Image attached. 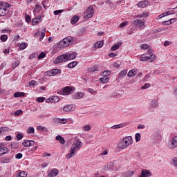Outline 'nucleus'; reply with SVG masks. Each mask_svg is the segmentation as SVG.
Returning a JSON list of instances; mask_svg holds the SVG:
<instances>
[{
    "instance_id": "f257e3e1",
    "label": "nucleus",
    "mask_w": 177,
    "mask_h": 177,
    "mask_svg": "<svg viewBox=\"0 0 177 177\" xmlns=\"http://www.w3.org/2000/svg\"><path fill=\"white\" fill-rule=\"evenodd\" d=\"M82 147V142L80 139L75 140L73 144L71 145L70 153L66 155L67 158L70 159L72 157H74L77 154V151L80 150Z\"/></svg>"
},
{
    "instance_id": "423d86ee",
    "label": "nucleus",
    "mask_w": 177,
    "mask_h": 177,
    "mask_svg": "<svg viewBox=\"0 0 177 177\" xmlns=\"http://www.w3.org/2000/svg\"><path fill=\"white\" fill-rule=\"evenodd\" d=\"M133 26H136L138 28H140V30H143L145 28V21H142L141 19H136L133 21Z\"/></svg>"
},
{
    "instance_id": "e2e57ef3",
    "label": "nucleus",
    "mask_w": 177,
    "mask_h": 177,
    "mask_svg": "<svg viewBox=\"0 0 177 177\" xmlns=\"http://www.w3.org/2000/svg\"><path fill=\"white\" fill-rule=\"evenodd\" d=\"M64 10H55L53 12L54 15L55 16H57V15H60V13H62V12H64Z\"/></svg>"
},
{
    "instance_id": "864d4df0",
    "label": "nucleus",
    "mask_w": 177,
    "mask_h": 177,
    "mask_svg": "<svg viewBox=\"0 0 177 177\" xmlns=\"http://www.w3.org/2000/svg\"><path fill=\"white\" fill-rule=\"evenodd\" d=\"M171 164H173V165L174 167H176V168H177V158H174L171 160Z\"/></svg>"
},
{
    "instance_id": "79ce46f5",
    "label": "nucleus",
    "mask_w": 177,
    "mask_h": 177,
    "mask_svg": "<svg viewBox=\"0 0 177 177\" xmlns=\"http://www.w3.org/2000/svg\"><path fill=\"white\" fill-rule=\"evenodd\" d=\"M52 71V75H57V74H59V75H60V74H62V71L59 70V69H53L51 70Z\"/></svg>"
},
{
    "instance_id": "aec40b11",
    "label": "nucleus",
    "mask_w": 177,
    "mask_h": 177,
    "mask_svg": "<svg viewBox=\"0 0 177 177\" xmlns=\"http://www.w3.org/2000/svg\"><path fill=\"white\" fill-rule=\"evenodd\" d=\"M96 71H99V66L98 65H95V66L88 68V73H95Z\"/></svg>"
},
{
    "instance_id": "c85d7f7f",
    "label": "nucleus",
    "mask_w": 177,
    "mask_h": 177,
    "mask_svg": "<svg viewBox=\"0 0 177 177\" xmlns=\"http://www.w3.org/2000/svg\"><path fill=\"white\" fill-rule=\"evenodd\" d=\"M56 140H58L61 145H64L66 143V140H64V138L62 137V136H57L55 138Z\"/></svg>"
},
{
    "instance_id": "4be33fe9",
    "label": "nucleus",
    "mask_w": 177,
    "mask_h": 177,
    "mask_svg": "<svg viewBox=\"0 0 177 177\" xmlns=\"http://www.w3.org/2000/svg\"><path fill=\"white\" fill-rule=\"evenodd\" d=\"M64 40L66 42V45H68V46L69 45H71L73 44V41H74V38L73 37H67L64 38Z\"/></svg>"
},
{
    "instance_id": "c756f323",
    "label": "nucleus",
    "mask_w": 177,
    "mask_h": 177,
    "mask_svg": "<svg viewBox=\"0 0 177 177\" xmlns=\"http://www.w3.org/2000/svg\"><path fill=\"white\" fill-rule=\"evenodd\" d=\"M121 45H122V43L118 42V44L113 45L111 47V50H112V51L117 50V49H119V48L121 46Z\"/></svg>"
},
{
    "instance_id": "58836bf2",
    "label": "nucleus",
    "mask_w": 177,
    "mask_h": 177,
    "mask_svg": "<svg viewBox=\"0 0 177 177\" xmlns=\"http://www.w3.org/2000/svg\"><path fill=\"white\" fill-rule=\"evenodd\" d=\"M48 3H49V0H44L41 1V5L43 6V8H44V9H48L49 8Z\"/></svg>"
},
{
    "instance_id": "b1692460",
    "label": "nucleus",
    "mask_w": 177,
    "mask_h": 177,
    "mask_svg": "<svg viewBox=\"0 0 177 177\" xmlns=\"http://www.w3.org/2000/svg\"><path fill=\"white\" fill-rule=\"evenodd\" d=\"M135 172L132 171H127L124 173H123V174L122 175V177H132L133 176Z\"/></svg>"
},
{
    "instance_id": "5701e85b",
    "label": "nucleus",
    "mask_w": 177,
    "mask_h": 177,
    "mask_svg": "<svg viewBox=\"0 0 177 177\" xmlns=\"http://www.w3.org/2000/svg\"><path fill=\"white\" fill-rule=\"evenodd\" d=\"M66 56H68V60H74V59L77 57V54L75 53H67Z\"/></svg>"
},
{
    "instance_id": "49530a36",
    "label": "nucleus",
    "mask_w": 177,
    "mask_h": 177,
    "mask_svg": "<svg viewBox=\"0 0 177 177\" xmlns=\"http://www.w3.org/2000/svg\"><path fill=\"white\" fill-rule=\"evenodd\" d=\"M135 139H136V142H140V139H142V136L140 135V133H137L135 135Z\"/></svg>"
},
{
    "instance_id": "9b49d317",
    "label": "nucleus",
    "mask_w": 177,
    "mask_h": 177,
    "mask_svg": "<svg viewBox=\"0 0 177 177\" xmlns=\"http://www.w3.org/2000/svg\"><path fill=\"white\" fill-rule=\"evenodd\" d=\"M23 146L24 147H30V146H35V141L34 140H25L22 142Z\"/></svg>"
},
{
    "instance_id": "680f3d73",
    "label": "nucleus",
    "mask_w": 177,
    "mask_h": 177,
    "mask_svg": "<svg viewBox=\"0 0 177 177\" xmlns=\"http://www.w3.org/2000/svg\"><path fill=\"white\" fill-rule=\"evenodd\" d=\"M19 64L20 62L19 61H17L14 64H12V68H16V67H19Z\"/></svg>"
},
{
    "instance_id": "774afa93",
    "label": "nucleus",
    "mask_w": 177,
    "mask_h": 177,
    "mask_svg": "<svg viewBox=\"0 0 177 177\" xmlns=\"http://www.w3.org/2000/svg\"><path fill=\"white\" fill-rule=\"evenodd\" d=\"M104 77H108V75H110V74H111V71H105L103 73Z\"/></svg>"
},
{
    "instance_id": "603ef678",
    "label": "nucleus",
    "mask_w": 177,
    "mask_h": 177,
    "mask_svg": "<svg viewBox=\"0 0 177 177\" xmlns=\"http://www.w3.org/2000/svg\"><path fill=\"white\" fill-rule=\"evenodd\" d=\"M37 102H39V103H42L45 102V97H39L36 99Z\"/></svg>"
},
{
    "instance_id": "f3484780",
    "label": "nucleus",
    "mask_w": 177,
    "mask_h": 177,
    "mask_svg": "<svg viewBox=\"0 0 177 177\" xmlns=\"http://www.w3.org/2000/svg\"><path fill=\"white\" fill-rule=\"evenodd\" d=\"M59 175V170L57 169H53L48 174V177H55Z\"/></svg>"
},
{
    "instance_id": "f03ea898",
    "label": "nucleus",
    "mask_w": 177,
    "mask_h": 177,
    "mask_svg": "<svg viewBox=\"0 0 177 177\" xmlns=\"http://www.w3.org/2000/svg\"><path fill=\"white\" fill-rule=\"evenodd\" d=\"M133 142L132 141V136H127L123 138L118 144V149H127L128 146H131Z\"/></svg>"
},
{
    "instance_id": "3c124183",
    "label": "nucleus",
    "mask_w": 177,
    "mask_h": 177,
    "mask_svg": "<svg viewBox=\"0 0 177 177\" xmlns=\"http://www.w3.org/2000/svg\"><path fill=\"white\" fill-rule=\"evenodd\" d=\"M52 102H55V103H57V102H59V100H60V98H59V97L57 96H53L51 98Z\"/></svg>"
},
{
    "instance_id": "6e6d98bb",
    "label": "nucleus",
    "mask_w": 177,
    "mask_h": 177,
    "mask_svg": "<svg viewBox=\"0 0 177 177\" xmlns=\"http://www.w3.org/2000/svg\"><path fill=\"white\" fill-rule=\"evenodd\" d=\"M11 147H12L13 149H17V147H19V142H12Z\"/></svg>"
},
{
    "instance_id": "0eeeda50",
    "label": "nucleus",
    "mask_w": 177,
    "mask_h": 177,
    "mask_svg": "<svg viewBox=\"0 0 177 177\" xmlns=\"http://www.w3.org/2000/svg\"><path fill=\"white\" fill-rule=\"evenodd\" d=\"M9 13V10L3 6V2L0 1V17L6 16Z\"/></svg>"
},
{
    "instance_id": "c03bdc74",
    "label": "nucleus",
    "mask_w": 177,
    "mask_h": 177,
    "mask_svg": "<svg viewBox=\"0 0 177 177\" xmlns=\"http://www.w3.org/2000/svg\"><path fill=\"white\" fill-rule=\"evenodd\" d=\"M127 73H128L127 70L122 71L118 75V78H124L127 75Z\"/></svg>"
},
{
    "instance_id": "c9c22d12",
    "label": "nucleus",
    "mask_w": 177,
    "mask_h": 177,
    "mask_svg": "<svg viewBox=\"0 0 177 177\" xmlns=\"http://www.w3.org/2000/svg\"><path fill=\"white\" fill-rule=\"evenodd\" d=\"M77 64H78V62H77L76 61H74V62L69 63L67 65V67L68 68H74V67H75L77 66Z\"/></svg>"
},
{
    "instance_id": "a211bd4d",
    "label": "nucleus",
    "mask_w": 177,
    "mask_h": 177,
    "mask_svg": "<svg viewBox=\"0 0 177 177\" xmlns=\"http://www.w3.org/2000/svg\"><path fill=\"white\" fill-rule=\"evenodd\" d=\"M73 99L77 100L78 99H82L84 97V93H77L72 95Z\"/></svg>"
},
{
    "instance_id": "f704fd0d",
    "label": "nucleus",
    "mask_w": 177,
    "mask_h": 177,
    "mask_svg": "<svg viewBox=\"0 0 177 177\" xmlns=\"http://www.w3.org/2000/svg\"><path fill=\"white\" fill-rule=\"evenodd\" d=\"M174 20H175V19H171L169 21H164L162 22V26H171V24H172V21H174Z\"/></svg>"
},
{
    "instance_id": "bb28decb",
    "label": "nucleus",
    "mask_w": 177,
    "mask_h": 177,
    "mask_svg": "<svg viewBox=\"0 0 177 177\" xmlns=\"http://www.w3.org/2000/svg\"><path fill=\"white\" fill-rule=\"evenodd\" d=\"M105 169L107 171H111L114 169V163L113 162H109L107 164L106 167H105Z\"/></svg>"
},
{
    "instance_id": "4c0bfd02",
    "label": "nucleus",
    "mask_w": 177,
    "mask_h": 177,
    "mask_svg": "<svg viewBox=\"0 0 177 177\" xmlns=\"http://www.w3.org/2000/svg\"><path fill=\"white\" fill-rule=\"evenodd\" d=\"M46 32V29H44L43 31L40 32V35H39V41H42L44 39V38H45V34Z\"/></svg>"
},
{
    "instance_id": "20e7f679",
    "label": "nucleus",
    "mask_w": 177,
    "mask_h": 177,
    "mask_svg": "<svg viewBox=\"0 0 177 177\" xmlns=\"http://www.w3.org/2000/svg\"><path fill=\"white\" fill-rule=\"evenodd\" d=\"M68 60V56H67V54H63L58 56L53 62L55 64H59V63H64V62H67Z\"/></svg>"
},
{
    "instance_id": "7c9ffc66",
    "label": "nucleus",
    "mask_w": 177,
    "mask_h": 177,
    "mask_svg": "<svg viewBox=\"0 0 177 177\" xmlns=\"http://www.w3.org/2000/svg\"><path fill=\"white\" fill-rule=\"evenodd\" d=\"M78 20H80V17L77 15L73 16L71 19V24H75Z\"/></svg>"
},
{
    "instance_id": "dca6fc26",
    "label": "nucleus",
    "mask_w": 177,
    "mask_h": 177,
    "mask_svg": "<svg viewBox=\"0 0 177 177\" xmlns=\"http://www.w3.org/2000/svg\"><path fill=\"white\" fill-rule=\"evenodd\" d=\"M127 123H121L119 124H115L111 127V129H113V130L120 129V128H124V127H127Z\"/></svg>"
},
{
    "instance_id": "4468645a",
    "label": "nucleus",
    "mask_w": 177,
    "mask_h": 177,
    "mask_svg": "<svg viewBox=\"0 0 177 177\" xmlns=\"http://www.w3.org/2000/svg\"><path fill=\"white\" fill-rule=\"evenodd\" d=\"M158 107V100H152L149 104V109H157Z\"/></svg>"
},
{
    "instance_id": "2eb2a0df",
    "label": "nucleus",
    "mask_w": 177,
    "mask_h": 177,
    "mask_svg": "<svg viewBox=\"0 0 177 177\" xmlns=\"http://www.w3.org/2000/svg\"><path fill=\"white\" fill-rule=\"evenodd\" d=\"M67 46H68L67 44V42L64 41V39L60 41L57 44V48H59V49H63V48H67Z\"/></svg>"
},
{
    "instance_id": "412c9836",
    "label": "nucleus",
    "mask_w": 177,
    "mask_h": 177,
    "mask_svg": "<svg viewBox=\"0 0 177 177\" xmlns=\"http://www.w3.org/2000/svg\"><path fill=\"white\" fill-rule=\"evenodd\" d=\"M169 15H172V12L171 11H167L166 12H163L161 15H160L159 16H158L156 19L157 20H160V19H162V17H165V16H169Z\"/></svg>"
},
{
    "instance_id": "338daca9",
    "label": "nucleus",
    "mask_w": 177,
    "mask_h": 177,
    "mask_svg": "<svg viewBox=\"0 0 177 177\" xmlns=\"http://www.w3.org/2000/svg\"><path fill=\"white\" fill-rule=\"evenodd\" d=\"M17 140H21L23 139V134L21 133H18L16 136Z\"/></svg>"
},
{
    "instance_id": "a19ab883",
    "label": "nucleus",
    "mask_w": 177,
    "mask_h": 177,
    "mask_svg": "<svg viewBox=\"0 0 177 177\" xmlns=\"http://www.w3.org/2000/svg\"><path fill=\"white\" fill-rule=\"evenodd\" d=\"M10 160H12V158L3 157L1 158V161L3 162V164H8V162H10Z\"/></svg>"
},
{
    "instance_id": "f8f14e48",
    "label": "nucleus",
    "mask_w": 177,
    "mask_h": 177,
    "mask_svg": "<svg viewBox=\"0 0 177 177\" xmlns=\"http://www.w3.org/2000/svg\"><path fill=\"white\" fill-rule=\"evenodd\" d=\"M74 110H75V106L73 104L66 105L63 108V111H65V113H68V111H74Z\"/></svg>"
},
{
    "instance_id": "69168bd1",
    "label": "nucleus",
    "mask_w": 177,
    "mask_h": 177,
    "mask_svg": "<svg viewBox=\"0 0 177 177\" xmlns=\"http://www.w3.org/2000/svg\"><path fill=\"white\" fill-rule=\"evenodd\" d=\"M46 56V54L45 53H41L38 56V59H44Z\"/></svg>"
},
{
    "instance_id": "e433bc0d",
    "label": "nucleus",
    "mask_w": 177,
    "mask_h": 177,
    "mask_svg": "<svg viewBox=\"0 0 177 177\" xmlns=\"http://www.w3.org/2000/svg\"><path fill=\"white\" fill-rule=\"evenodd\" d=\"M136 69H131L129 71V72L128 73V76L129 77H135V75H136Z\"/></svg>"
},
{
    "instance_id": "cd10ccee",
    "label": "nucleus",
    "mask_w": 177,
    "mask_h": 177,
    "mask_svg": "<svg viewBox=\"0 0 177 177\" xmlns=\"http://www.w3.org/2000/svg\"><path fill=\"white\" fill-rule=\"evenodd\" d=\"M136 17L139 19H146L147 17H149V12H143L142 14H138Z\"/></svg>"
},
{
    "instance_id": "ea45409f",
    "label": "nucleus",
    "mask_w": 177,
    "mask_h": 177,
    "mask_svg": "<svg viewBox=\"0 0 177 177\" xmlns=\"http://www.w3.org/2000/svg\"><path fill=\"white\" fill-rule=\"evenodd\" d=\"M16 177H27V172H26V171H22L19 172Z\"/></svg>"
},
{
    "instance_id": "393cba45",
    "label": "nucleus",
    "mask_w": 177,
    "mask_h": 177,
    "mask_svg": "<svg viewBox=\"0 0 177 177\" xmlns=\"http://www.w3.org/2000/svg\"><path fill=\"white\" fill-rule=\"evenodd\" d=\"M9 153V150L6 147H3L0 148V156H3V154H8Z\"/></svg>"
},
{
    "instance_id": "0e129e2a",
    "label": "nucleus",
    "mask_w": 177,
    "mask_h": 177,
    "mask_svg": "<svg viewBox=\"0 0 177 177\" xmlns=\"http://www.w3.org/2000/svg\"><path fill=\"white\" fill-rule=\"evenodd\" d=\"M147 88H150V83H146L141 87V89H147Z\"/></svg>"
},
{
    "instance_id": "473e14b6",
    "label": "nucleus",
    "mask_w": 177,
    "mask_h": 177,
    "mask_svg": "<svg viewBox=\"0 0 177 177\" xmlns=\"http://www.w3.org/2000/svg\"><path fill=\"white\" fill-rule=\"evenodd\" d=\"M100 81L102 84H106V83L109 82V81H110V78L107 76H104L103 77L100 78Z\"/></svg>"
},
{
    "instance_id": "052dcab7",
    "label": "nucleus",
    "mask_w": 177,
    "mask_h": 177,
    "mask_svg": "<svg viewBox=\"0 0 177 177\" xmlns=\"http://www.w3.org/2000/svg\"><path fill=\"white\" fill-rule=\"evenodd\" d=\"M92 129V127L91 125H86L83 127V130L84 131H91Z\"/></svg>"
},
{
    "instance_id": "09e8293b",
    "label": "nucleus",
    "mask_w": 177,
    "mask_h": 177,
    "mask_svg": "<svg viewBox=\"0 0 177 177\" xmlns=\"http://www.w3.org/2000/svg\"><path fill=\"white\" fill-rule=\"evenodd\" d=\"M35 85H38V82L35 80H31L30 82H29L30 86H35Z\"/></svg>"
},
{
    "instance_id": "7ed1b4c3",
    "label": "nucleus",
    "mask_w": 177,
    "mask_h": 177,
    "mask_svg": "<svg viewBox=\"0 0 177 177\" xmlns=\"http://www.w3.org/2000/svg\"><path fill=\"white\" fill-rule=\"evenodd\" d=\"M154 57H156L154 54L146 53L140 57V62H149L151 63L154 61Z\"/></svg>"
},
{
    "instance_id": "39448f33",
    "label": "nucleus",
    "mask_w": 177,
    "mask_h": 177,
    "mask_svg": "<svg viewBox=\"0 0 177 177\" xmlns=\"http://www.w3.org/2000/svg\"><path fill=\"white\" fill-rule=\"evenodd\" d=\"M95 10H93V7H89L84 12V19H92Z\"/></svg>"
},
{
    "instance_id": "37998d69",
    "label": "nucleus",
    "mask_w": 177,
    "mask_h": 177,
    "mask_svg": "<svg viewBox=\"0 0 177 177\" xmlns=\"http://www.w3.org/2000/svg\"><path fill=\"white\" fill-rule=\"evenodd\" d=\"M111 97H113V99H120L121 97V95L117 92H115L111 94Z\"/></svg>"
},
{
    "instance_id": "9d476101",
    "label": "nucleus",
    "mask_w": 177,
    "mask_h": 177,
    "mask_svg": "<svg viewBox=\"0 0 177 177\" xmlns=\"http://www.w3.org/2000/svg\"><path fill=\"white\" fill-rule=\"evenodd\" d=\"M73 92H74V88L73 87L66 86L63 89V95L64 96H67V95H71Z\"/></svg>"
},
{
    "instance_id": "de8ad7c7",
    "label": "nucleus",
    "mask_w": 177,
    "mask_h": 177,
    "mask_svg": "<svg viewBox=\"0 0 177 177\" xmlns=\"http://www.w3.org/2000/svg\"><path fill=\"white\" fill-rule=\"evenodd\" d=\"M0 39L2 42H6V41H8V36L6 35H2Z\"/></svg>"
},
{
    "instance_id": "ddd939ff",
    "label": "nucleus",
    "mask_w": 177,
    "mask_h": 177,
    "mask_svg": "<svg viewBox=\"0 0 177 177\" xmlns=\"http://www.w3.org/2000/svg\"><path fill=\"white\" fill-rule=\"evenodd\" d=\"M151 176V171L147 169L142 170L141 175L139 177H150Z\"/></svg>"
},
{
    "instance_id": "4d7b16f0",
    "label": "nucleus",
    "mask_w": 177,
    "mask_h": 177,
    "mask_svg": "<svg viewBox=\"0 0 177 177\" xmlns=\"http://www.w3.org/2000/svg\"><path fill=\"white\" fill-rule=\"evenodd\" d=\"M9 131V127H1L0 129V133H2V132H8Z\"/></svg>"
},
{
    "instance_id": "6e6552de",
    "label": "nucleus",
    "mask_w": 177,
    "mask_h": 177,
    "mask_svg": "<svg viewBox=\"0 0 177 177\" xmlns=\"http://www.w3.org/2000/svg\"><path fill=\"white\" fill-rule=\"evenodd\" d=\"M162 138V131L161 130H158L156 132L153 134V140L155 142H160L161 139Z\"/></svg>"
},
{
    "instance_id": "5fc2aeb1",
    "label": "nucleus",
    "mask_w": 177,
    "mask_h": 177,
    "mask_svg": "<svg viewBox=\"0 0 177 177\" xmlns=\"http://www.w3.org/2000/svg\"><path fill=\"white\" fill-rule=\"evenodd\" d=\"M39 23V21L37 18H34L32 21V26H37Z\"/></svg>"
},
{
    "instance_id": "bf43d9fd",
    "label": "nucleus",
    "mask_w": 177,
    "mask_h": 177,
    "mask_svg": "<svg viewBox=\"0 0 177 177\" xmlns=\"http://www.w3.org/2000/svg\"><path fill=\"white\" fill-rule=\"evenodd\" d=\"M15 158H17V160H20L21 158H23V153H18L15 155Z\"/></svg>"
},
{
    "instance_id": "1a4fd4ad",
    "label": "nucleus",
    "mask_w": 177,
    "mask_h": 177,
    "mask_svg": "<svg viewBox=\"0 0 177 177\" xmlns=\"http://www.w3.org/2000/svg\"><path fill=\"white\" fill-rule=\"evenodd\" d=\"M176 147H177V136H175L174 138L169 140V147L170 149H176Z\"/></svg>"
},
{
    "instance_id": "8fccbe9b",
    "label": "nucleus",
    "mask_w": 177,
    "mask_h": 177,
    "mask_svg": "<svg viewBox=\"0 0 177 177\" xmlns=\"http://www.w3.org/2000/svg\"><path fill=\"white\" fill-rule=\"evenodd\" d=\"M35 132V129L34 127H29L27 130V133H34Z\"/></svg>"
},
{
    "instance_id": "6ab92c4d",
    "label": "nucleus",
    "mask_w": 177,
    "mask_h": 177,
    "mask_svg": "<svg viewBox=\"0 0 177 177\" xmlns=\"http://www.w3.org/2000/svg\"><path fill=\"white\" fill-rule=\"evenodd\" d=\"M138 8H146V6H149V1L145 0L142 1H140L138 3Z\"/></svg>"
},
{
    "instance_id": "a878e982",
    "label": "nucleus",
    "mask_w": 177,
    "mask_h": 177,
    "mask_svg": "<svg viewBox=\"0 0 177 177\" xmlns=\"http://www.w3.org/2000/svg\"><path fill=\"white\" fill-rule=\"evenodd\" d=\"M55 122H58V124H67V119L66 118H56L54 120Z\"/></svg>"
},
{
    "instance_id": "2f4dec72",
    "label": "nucleus",
    "mask_w": 177,
    "mask_h": 177,
    "mask_svg": "<svg viewBox=\"0 0 177 177\" xmlns=\"http://www.w3.org/2000/svg\"><path fill=\"white\" fill-rule=\"evenodd\" d=\"M104 44V41H97V42L95 44V48H97V49H99L100 48H102Z\"/></svg>"
},
{
    "instance_id": "a18cd8bd",
    "label": "nucleus",
    "mask_w": 177,
    "mask_h": 177,
    "mask_svg": "<svg viewBox=\"0 0 177 177\" xmlns=\"http://www.w3.org/2000/svg\"><path fill=\"white\" fill-rule=\"evenodd\" d=\"M27 46H28V44L27 43H21L19 46V49L20 50H24V49H26Z\"/></svg>"
},
{
    "instance_id": "13d9d810",
    "label": "nucleus",
    "mask_w": 177,
    "mask_h": 177,
    "mask_svg": "<svg viewBox=\"0 0 177 177\" xmlns=\"http://www.w3.org/2000/svg\"><path fill=\"white\" fill-rule=\"evenodd\" d=\"M41 9H42V6L39 4H36L35 10H34V12H35V10H37V12H39Z\"/></svg>"
},
{
    "instance_id": "72a5a7b5",
    "label": "nucleus",
    "mask_w": 177,
    "mask_h": 177,
    "mask_svg": "<svg viewBox=\"0 0 177 177\" xmlns=\"http://www.w3.org/2000/svg\"><path fill=\"white\" fill-rule=\"evenodd\" d=\"M24 96H26V93H24V92H22V93L16 92L14 94V97H23Z\"/></svg>"
}]
</instances>
